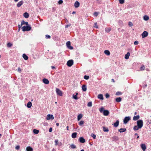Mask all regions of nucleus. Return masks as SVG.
Returning <instances> with one entry per match:
<instances>
[{
	"instance_id": "1",
	"label": "nucleus",
	"mask_w": 151,
	"mask_h": 151,
	"mask_svg": "<svg viewBox=\"0 0 151 151\" xmlns=\"http://www.w3.org/2000/svg\"><path fill=\"white\" fill-rule=\"evenodd\" d=\"M104 108L103 107H101L100 109H99V110L101 113L103 112V114L104 116H108L109 114V112L107 110H104Z\"/></svg>"
},
{
	"instance_id": "2",
	"label": "nucleus",
	"mask_w": 151,
	"mask_h": 151,
	"mask_svg": "<svg viewBox=\"0 0 151 151\" xmlns=\"http://www.w3.org/2000/svg\"><path fill=\"white\" fill-rule=\"evenodd\" d=\"M31 29V27L30 25L23 26L22 28V31L25 32L30 31Z\"/></svg>"
},
{
	"instance_id": "3",
	"label": "nucleus",
	"mask_w": 151,
	"mask_h": 151,
	"mask_svg": "<svg viewBox=\"0 0 151 151\" xmlns=\"http://www.w3.org/2000/svg\"><path fill=\"white\" fill-rule=\"evenodd\" d=\"M137 126H139V128H141L143 125V122L142 120H138L137 122Z\"/></svg>"
},
{
	"instance_id": "4",
	"label": "nucleus",
	"mask_w": 151,
	"mask_h": 151,
	"mask_svg": "<svg viewBox=\"0 0 151 151\" xmlns=\"http://www.w3.org/2000/svg\"><path fill=\"white\" fill-rule=\"evenodd\" d=\"M73 64V60H70L67 63V65L69 67L71 66Z\"/></svg>"
},
{
	"instance_id": "5",
	"label": "nucleus",
	"mask_w": 151,
	"mask_h": 151,
	"mask_svg": "<svg viewBox=\"0 0 151 151\" xmlns=\"http://www.w3.org/2000/svg\"><path fill=\"white\" fill-rule=\"evenodd\" d=\"M148 33L147 31H144L141 35L142 38H144L148 36Z\"/></svg>"
},
{
	"instance_id": "6",
	"label": "nucleus",
	"mask_w": 151,
	"mask_h": 151,
	"mask_svg": "<svg viewBox=\"0 0 151 151\" xmlns=\"http://www.w3.org/2000/svg\"><path fill=\"white\" fill-rule=\"evenodd\" d=\"M67 47L70 50L73 49V47L70 45V41H68L66 43Z\"/></svg>"
},
{
	"instance_id": "7",
	"label": "nucleus",
	"mask_w": 151,
	"mask_h": 151,
	"mask_svg": "<svg viewBox=\"0 0 151 151\" xmlns=\"http://www.w3.org/2000/svg\"><path fill=\"white\" fill-rule=\"evenodd\" d=\"M56 91L57 94L58 95H59L60 96H62L63 95L62 91L59 89L56 88Z\"/></svg>"
},
{
	"instance_id": "8",
	"label": "nucleus",
	"mask_w": 151,
	"mask_h": 151,
	"mask_svg": "<svg viewBox=\"0 0 151 151\" xmlns=\"http://www.w3.org/2000/svg\"><path fill=\"white\" fill-rule=\"evenodd\" d=\"M53 119L54 117L53 115L52 114H48L47 116L46 119L47 120H49L50 119Z\"/></svg>"
},
{
	"instance_id": "9",
	"label": "nucleus",
	"mask_w": 151,
	"mask_h": 151,
	"mask_svg": "<svg viewBox=\"0 0 151 151\" xmlns=\"http://www.w3.org/2000/svg\"><path fill=\"white\" fill-rule=\"evenodd\" d=\"M130 118L129 116L126 117L124 118L123 122L124 124H126L130 120Z\"/></svg>"
},
{
	"instance_id": "10",
	"label": "nucleus",
	"mask_w": 151,
	"mask_h": 151,
	"mask_svg": "<svg viewBox=\"0 0 151 151\" xmlns=\"http://www.w3.org/2000/svg\"><path fill=\"white\" fill-rule=\"evenodd\" d=\"M42 81L43 83L46 84H48L49 83V80L45 78L43 79Z\"/></svg>"
},
{
	"instance_id": "11",
	"label": "nucleus",
	"mask_w": 151,
	"mask_h": 151,
	"mask_svg": "<svg viewBox=\"0 0 151 151\" xmlns=\"http://www.w3.org/2000/svg\"><path fill=\"white\" fill-rule=\"evenodd\" d=\"M141 147L143 151H145L146 148V146L145 144H142L141 145Z\"/></svg>"
},
{
	"instance_id": "12",
	"label": "nucleus",
	"mask_w": 151,
	"mask_h": 151,
	"mask_svg": "<svg viewBox=\"0 0 151 151\" xmlns=\"http://www.w3.org/2000/svg\"><path fill=\"white\" fill-rule=\"evenodd\" d=\"M24 3V2L23 1H21L19 2L17 4V6L18 7H20Z\"/></svg>"
},
{
	"instance_id": "13",
	"label": "nucleus",
	"mask_w": 151,
	"mask_h": 151,
	"mask_svg": "<svg viewBox=\"0 0 151 151\" xmlns=\"http://www.w3.org/2000/svg\"><path fill=\"white\" fill-rule=\"evenodd\" d=\"M80 5V3L78 1H76L74 4V6L75 8H77Z\"/></svg>"
},
{
	"instance_id": "14",
	"label": "nucleus",
	"mask_w": 151,
	"mask_h": 151,
	"mask_svg": "<svg viewBox=\"0 0 151 151\" xmlns=\"http://www.w3.org/2000/svg\"><path fill=\"white\" fill-rule=\"evenodd\" d=\"M79 139V141L82 143H83L85 142V140L83 137H80Z\"/></svg>"
},
{
	"instance_id": "15",
	"label": "nucleus",
	"mask_w": 151,
	"mask_h": 151,
	"mask_svg": "<svg viewBox=\"0 0 151 151\" xmlns=\"http://www.w3.org/2000/svg\"><path fill=\"white\" fill-rule=\"evenodd\" d=\"M23 16L25 18H28L29 17V14L27 12H25L23 14Z\"/></svg>"
},
{
	"instance_id": "16",
	"label": "nucleus",
	"mask_w": 151,
	"mask_h": 151,
	"mask_svg": "<svg viewBox=\"0 0 151 151\" xmlns=\"http://www.w3.org/2000/svg\"><path fill=\"white\" fill-rule=\"evenodd\" d=\"M130 53L128 52L127 54H125V58L126 59H129V56H130Z\"/></svg>"
},
{
	"instance_id": "17",
	"label": "nucleus",
	"mask_w": 151,
	"mask_h": 151,
	"mask_svg": "<svg viewBox=\"0 0 151 151\" xmlns=\"http://www.w3.org/2000/svg\"><path fill=\"white\" fill-rule=\"evenodd\" d=\"M26 150L27 151H33V149L30 147L28 146L26 147Z\"/></svg>"
},
{
	"instance_id": "18",
	"label": "nucleus",
	"mask_w": 151,
	"mask_h": 151,
	"mask_svg": "<svg viewBox=\"0 0 151 151\" xmlns=\"http://www.w3.org/2000/svg\"><path fill=\"white\" fill-rule=\"evenodd\" d=\"M22 57L25 60H27L28 58V57L25 54H23L22 55Z\"/></svg>"
},
{
	"instance_id": "19",
	"label": "nucleus",
	"mask_w": 151,
	"mask_h": 151,
	"mask_svg": "<svg viewBox=\"0 0 151 151\" xmlns=\"http://www.w3.org/2000/svg\"><path fill=\"white\" fill-rule=\"evenodd\" d=\"M98 98L100 100H103L104 99L103 95L102 94H99L98 96Z\"/></svg>"
},
{
	"instance_id": "20",
	"label": "nucleus",
	"mask_w": 151,
	"mask_h": 151,
	"mask_svg": "<svg viewBox=\"0 0 151 151\" xmlns=\"http://www.w3.org/2000/svg\"><path fill=\"white\" fill-rule=\"evenodd\" d=\"M126 130V128H121L119 129V131L120 132H125Z\"/></svg>"
},
{
	"instance_id": "21",
	"label": "nucleus",
	"mask_w": 151,
	"mask_h": 151,
	"mask_svg": "<svg viewBox=\"0 0 151 151\" xmlns=\"http://www.w3.org/2000/svg\"><path fill=\"white\" fill-rule=\"evenodd\" d=\"M32 106V103L30 101L27 104V107L28 108H30Z\"/></svg>"
},
{
	"instance_id": "22",
	"label": "nucleus",
	"mask_w": 151,
	"mask_h": 151,
	"mask_svg": "<svg viewBox=\"0 0 151 151\" xmlns=\"http://www.w3.org/2000/svg\"><path fill=\"white\" fill-rule=\"evenodd\" d=\"M139 118V115L135 116H134L133 118V120H136L138 119Z\"/></svg>"
},
{
	"instance_id": "23",
	"label": "nucleus",
	"mask_w": 151,
	"mask_h": 151,
	"mask_svg": "<svg viewBox=\"0 0 151 151\" xmlns=\"http://www.w3.org/2000/svg\"><path fill=\"white\" fill-rule=\"evenodd\" d=\"M111 29L110 28H106L105 29V31L107 32H109L111 31Z\"/></svg>"
},
{
	"instance_id": "24",
	"label": "nucleus",
	"mask_w": 151,
	"mask_h": 151,
	"mask_svg": "<svg viewBox=\"0 0 151 151\" xmlns=\"http://www.w3.org/2000/svg\"><path fill=\"white\" fill-rule=\"evenodd\" d=\"M104 53L105 54L107 55H109L110 54V53L109 51L107 50H105Z\"/></svg>"
},
{
	"instance_id": "25",
	"label": "nucleus",
	"mask_w": 151,
	"mask_h": 151,
	"mask_svg": "<svg viewBox=\"0 0 151 151\" xmlns=\"http://www.w3.org/2000/svg\"><path fill=\"white\" fill-rule=\"evenodd\" d=\"M77 133L76 132H74L72 134V137L73 138L76 137Z\"/></svg>"
},
{
	"instance_id": "26",
	"label": "nucleus",
	"mask_w": 151,
	"mask_h": 151,
	"mask_svg": "<svg viewBox=\"0 0 151 151\" xmlns=\"http://www.w3.org/2000/svg\"><path fill=\"white\" fill-rule=\"evenodd\" d=\"M21 23L22 25H23V24H26V25H29L27 22H25L23 20H22V21L21 22Z\"/></svg>"
},
{
	"instance_id": "27",
	"label": "nucleus",
	"mask_w": 151,
	"mask_h": 151,
	"mask_svg": "<svg viewBox=\"0 0 151 151\" xmlns=\"http://www.w3.org/2000/svg\"><path fill=\"white\" fill-rule=\"evenodd\" d=\"M82 88L83 91H86L87 88L86 86H82Z\"/></svg>"
},
{
	"instance_id": "28",
	"label": "nucleus",
	"mask_w": 151,
	"mask_h": 151,
	"mask_svg": "<svg viewBox=\"0 0 151 151\" xmlns=\"http://www.w3.org/2000/svg\"><path fill=\"white\" fill-rule=\"evenodd\" d=\"M119 123V121L118 120H117L115 123H114V126L116 127L118 126Z\"/></svg>"
},
{
	"instance_id": "29",
	"label": "nucleus",
	"mask_w": 151,
	"mask_h": 151,
	"mask_svg": "<svg viewBox=\"0 0 151 151\" xmlns=\"http://www.w3.org/2000/svg\"><path fill=\"white\" fill-rule=\"evenodd\" d=\"M103 129L104 131L105 132H108L109 131V129L108 128H106L104 127H103Z\"/></svg>"
},
{
	"instance_id": "30",
	"label": "nucleus",
	"mask_w": 151,
	"mask_h": 151,
	"mask_svg": "<svg viewBox=\"0 0 151 151\" xmlns=\"http://www.w3.org/2000/svg\"><path fill=\"white\" fill-rule=\"evenodd\" d=\"M83 115L81 114H80L78 116V120L79 121L82 118Z\"/></svg>"
},
{
	"instance_id": "31",
	"label": "nucleus",
	"mask_w": 151,
	"mask_h": 151,
	"mask_svg": "<svg viewBox=\"0 0 151 151\" xmlns=\"http://www.w3.org/2000/svg\"><path fill=\"white\" fill-rule=\"evenodd\" d=\"M116 101L117 102H120L122 100V98L120 97L117 98L116 99Z\"/></svg>"
},
{
	"instance_id": "32",
	"label": "nucleus",
	"mask_w": 151,
	"mask_h": 151,
	"mask_svg": "<svg viewBox=\"0 0 151 151\" xmlns=\"http://www.w3.org/2000/svg\"><path fill=\"white\" fill-rule=\"evenodd\" d=\"M144 19L145 21L148 20L149 19V17L147 15H145L144 17Z\"/></svg>"
},
{
	"instance_id": "33",
	"label": "nucleus",
	"mask_w": 151,
	"mask_h": 151,
	"mask_svg": "<svg viewBox=\"0 0 151 151\" xmlns=\"http://www.w3.org/2000/svg\"><path fill=\"white\" fill-rule=\"evenodd\" d=\"M139 126H135L134 127V129L135 130H137L139 129H141V128H139Z\"/></svg>"
},
{
	"instance_id": "34",
	"label": "nucleus",
	"mask_w": 151,
	"mask_h": 151,
	"mask_svg": "<svg viewBox=\"0 0 151 151\" xmlns=\"http://www.w3.org/2000/svg\"><path fill=\"white\" fill-rule=\"evenodd\" d=\"M145 67L144 65H142L140 68V70L141 71L145 69Z\"/></svg>"
},
{
	"instance_id": "35",
	"label": "nucleus",
	"mask_w": 151,
	"mask_h": 151,
	"mask_svg": "<svg viewBox=\"0 0 151 151\" xmlns=\"http://www.w3.org/2000/svg\"><path fill=\"white\" fill-rule=\"evenodd\" d=\"M33 132L34 133L37 134L38 133L39 131L38 130H37L36 129H34L33 130Z\"/></svg>"
},
{
	"instance_id": "36",
	"label": "nucleus",
	"mask_w": 151,
	"mask_h": 151,
	"mask_svg": "<svg viewBox=\"0 0 151 151\" xmlns=\"http://www.w3.org/2000/svg\"><path fill=\"white\" fill-rule=\"evenodd\" d=\"M72 98L76 100H77L78 99V97H77V96H76V95H75L74 94H73V95L72 96Z\"/></svg>"
},
{
	"instance_id": "37",
	"label": "nucleus",
	"mask_w": 151,
	"mask_h": 151,
	"mask_svg": "<svg viewBox=\"0 0 151 151\" xmlns=\"http://www.w3.org/2000/svg\"><path fill=\"white\" fill-rule=\"evenodd\" d=\"M70 147L72 149H75L76 148V146L73 144L71 145L70 146Z\"/></svg>"
},
{
	"instance_id": "38",
	"label": "nucleus",
	"mask_w": 151,
	"mask_h": 151,
	"mask_svg": "<svg viewBox=\"0 0 151 151\" xmlns=\"http://www.w3.org/2000/svg\"><path fill=\"white\" fill-rule=\"evenodd\" d=\"M88 107H91L92 106V103L91 102H89L88 104Z\"/></svg>"
},
{
	"instance_id": "39",
	"label": "nucleus",
	"mask_w": 151,
	"mask_h": 151,
	"mask_svg": "<svg viewBox=\"0 0 151 151\" xmlns=\"http://www.w3.org/2000/svg\"><path fill=\"white\" fill-rule=\"evenodd\" d=\"M94 27L96 29L98 28V27L97 26V22H95L94 23Z\"/></svg>"
},
{
	"instance_id": "40",
	"label": "nucleus",
	"mask_w": 151,
	"mask_h": 151,
	"mask_svg": "<svg viewBox=\"0 0 151 151\" xmlns=\"http://www.w3.org/2000/svg\"><path fill=\"white\" fill-rule=\"evenodd\" d=\"M89 78V76H88L85 75L84 76V78L86 80H88Z\"/></svg>"
},
{
	"instance_id": "41",
	"label": "nucleus",
	"mask_w": 151,
	"mask_h": 151,
	"mask_svg": "<svg viewBox=\"0 0 151 151\" xmlns=\"http://www.w3.org/2000/svg\"><path fill=\"white\" fill-rule=\"evenodd\" d=\"M84 121H80V122L79 123V125L80 126H81L82 125H83L84 123Z\"/></svg>"
},
{
	"instance_id": "42",
	"label": "nucleus",
	"mask_w": 151,
	"mask_h": 151,
	"mask_svg": "<svg viewBox=\"0 0 151 151\" xmlns=\"http://www.w3.org/2000/svg\"><path fill=\"white\" fill-rule=\"evenodd\" d=\"M119 2L120 4H123L124 3V0H119Z\"/></svg>"
},
{
	"instance_id": "43",
	"label": "nucleus",
	"mask_w": 151,
	"mask_h": 151,
	"mask_svg": "<svg viewBox=\"0 0 151 151\" xmlns=\"http://www.w3.org/2000/svg\"><path fill=\"white\" fill-rule=\"evenodd\" d=\"M91 136L94 139H95L96 137V135L93 133L91 134Z\"/></svg>"
},
{
	"instance_id": "44",
	"label": "nucleus",
	"mask_w": 151,
	"mask_h": 151,
	"mask_svg": "<svg viewBox=\"0 0 151 151\" xmlns=\"http://www.w3.org/2000/svg\"><path fill=\"white\" fill-rule=\"evenodd\" d=\"M12 45V44L10 42H9L7 44V46L8 47H11Z\"/></svg>"
},
{
	"instance_id": "45",
	"label": "nucleus",
	"mask_w": 151,
	"mask_h": 151,
	"mask_svg": "<svg viewBox=\"0 0 151 151\" xmlns=\"http://www.w3.org/2000/svg\"><path fill=\"white\" fill-rule=\"evenodd\" d=\"M116 95L119 96L122 95V93L121 92H116Z\"/></svg>"
},
{
	"instance_id": "46",
	"label": "nucleus",
	"mask_w": 151,
	"mask_h": 151,
	"mask_svg": "<svg viewBox=\"0 0 151 151\" xmlns=\"http://www.w3.org/2000/svg\"><path fill=\"white\" fill-rule=\"evenodd\" d=\"M45 38L47 39H50L51 38V37L49 35H45Z\"/></svg>"
},
{
	"instance_id": "47",
	"label": "nucleus",
	"mask_w": 151,
	"mask_h": 151,
	"mask_svg": "<svg viewBox=\"0 0 151 151\" xmlns=\"http://www.w3.org/2000/svg\"><path fill=\"white\" fill-rule=\"evenodd\" d=\"M63 1L62 0H59L58 1V3L59 4H62L63 3Z\"/></svg>"
},
{
	"instance_id": "48",
	"label": "nucleus",
	"mask_w": 151,
	"mask_h": 151,
	"mask_svg": "<svg viewBox=\"0 0 151 151\" xmlns=\"http://www.w3.org/2000/svg\"><path fill=\"white\" fill-rule=\"evenodd\" d=\"M128 25L129 26L131 27L133 26V24L131 22H129L128 23Z\"/></svg>"
},
{
	"instance_id": "49",
	"label": "nucleus",
	"mask_w": 151,
	"mask_h": 151,
	"mask_svg": "<svg viewBox=\"0 0 151 151\" xmlns=\"http://www.w3.org/2000/svg\"><path fill=\"white\" fill-rule=\"evenodd\" d=\"M113 138L114 139H115L116 140H118V137L116 136H114Z\"/></svg>"
},
{
	"instance_id": "50",
	"label": "nucleus",
	"mask_w": 151,
	"mask_h": 151,
	"mask_svg": "<svg viewBox=\"0 0 151 151\" xmlns=\"http://www.w3.org/2000/svg\"><path fill=\"white\" fill-rule=\"evenodd\" d=\"M139 43V42L138 41H136L134 42V45H137Z\"/></svg>"
},
{
	"instance_id": "51",
	"label": "nucleus",
	"mask_w": 151,
	"mask_h": 151,
	"mask_svg": "<svg viewBox=\"0 0 151 151\" xmlns=\"http://www.w3.org/2000/svg\"><path fill=\"white\" fill-rule=\"evenodd\" d=\"M58 140H55V145H58Z\"/></svg>"
},
{
	"instance_id": "52",
	"label": "nucleus",
	"mask_w": 151,
	"mask_h": 151,
	"mask_svg": "<svg viewBox=\"0 0 151 151\" xmlns=\"http://www.w3.org/2000/svg\"><path fill=\"white\" fill-rule=\"evenodd\" d=\"M105 96L106 98H108L109 97V95L108 93H107L105 95Z\"/></svg>"
},
{
	"instance_id": "53",
	"label": "nucleus",
	"mask_w": 151,
	"mask_h": 151,
	"mask_svg": "<svg viewBox=\"0 0 151 151\" xmlns=\"http://www.w3.org/2000/svg\"><path fill=\"white\" fill-rule=\"evenodd\" d=\"M70 26H71V24H67L65 26V28H68V27H70Z\"/></svg>"
},
{
	"instance_id": "54",
	"label": "nucleus",
	"mask_w": 151,
	"mask_h": 151,
	"mask_svg": "<svg viewBox=\"0 0 151 151\" xmlns=\"http://www.w3.org/2000/svg\"><path fill=\"white\" fill-rule=\"evenodd\" d=\"M20 148V146L19 145L16 146L15 147V149L16 150H19Z\"/></svg>"
},
{
	"instance_id": "55",
	"label": "nucleus",
	"mask_w": 151,
	"mask_h": 151,
	"mask_svg": "<svg viewBox=\"0 0 151 151\" xmlns=\"http://www.w3.org/2000/svg\"><path fill=\"white\" fill-rule=\"evenodd\" d=\"M119 25H121V24H122V22L121 20H119Z\"/></svg>"
},
{
	"instance_id": "56",
	"label": "nucleus",
	"mask_w": 151,
	"mask_h": 151,
	"mask_svg": "<svg viewBox=\"0 0 151 151\" xmlns=\"http://www.w3.org/2000/svg\"><path fill=\"white\" fill-rule=\"evenodd\" d=\"M22 23H21V24H18V27L19 28H21V27L22 26Z\"/></svg>"
},
{
	"instance_id": "57",
	"label": "nucleus",
	"mask_w": 151,
	"mask_h": 151,
	"mask_svg": "<svg viewBox=\"0 0 151 151\" xmlns=\"http://www.w3.org/2000/svg\"><path fill=\"white\" fill-rule=\"evenodd\" d=\"M94 14L96 16H97L98 15V13L97 12H95L94 13Z\"/></svg>"
},
{
	"instance_id": "58",
	"label": "nucleus",
	"mask_w": 151,
	"mask_h": 151,
	"mask_svg": "<svg viewBox=\"0 0 151 151\" xmlns=\"http://www.w3.org/2000/svg\"><path fill=\"white\" fill-rule=\"evenodd\" d=\"M21 71V69L20 68H18V71L19 72H20Z\"/></svg>"
},
{
	"instance_id": "59",
	"label": "nucleus",
	"mask_w": 151,
	"mask_h": 151,
	"mask_svg": "<svg viewBox=\"0 0 151 151\" xmlns=\"http://www.w3.org/2000/svg\"><path fill=\"white\" fill-rule=\"evenodd\" d=\"M52 128L51 127H50V129H49V132H51L52 131Z\"/></svg>"
},
{
	"instance_id": "60",
	"label": "nucleus",
	"mask_w": 151,
	"mask_h": 151,
	"mask_svg": "<svg viewBox=\"0 0 151 151\" xmlns=\"http://www.w3.org/2000/svg\"><path fill=\"white\" fill-rule=\"evenodd\" d=\"M51 67L52 69H56L55 67L54 66H51Z\"/></svg>"
},
{
	"instance_id": "61",
	"label": "nucleus",
	"mask_w": 151,
	"mask_h": 151,
	"mask_svg": "<svg viewBox=\"0 0 151 151\" xmlns=\"http://www.w3.org/2000/svg\"><path fill=\"white\" fill-rule=\"evenodd\" d=\"M55 10V7H53L52 8V10L53 11H54Z\"/></svg>"
},
{
	"instance_id": "62",
	"label": "nucleus",
	"mask_w": 151,
	"mask_h": 151,
	"mask_svg": "<svg viewBox=\"0 0 151 151\" xmlns=\"http://www.w3.org/2000/svg\"><path fill=\"white\" fill-rule=\"evenodd\" d=\"M111 81H112V82H114V80L113 79H111Z\"/></svg>"
},
{
	"instance_id": "63",
	"label": "nucleus",
	"mask_w": 151,
	"mask_h": 151,
	"mask_svg": "<svg viewBox=\"0 0 151 151\" xmlns=\"http://www.w3.org/2000/svg\"><path fill=\"white\" fill-rule=\"evenodd\" d=\"M76 13V12H75V11H73V12L72 13V14H75Z\"/></svg>"
},
{
	"instance_id": "64",
	"label": "nucleus",
	"mask_w": 151,
	"mask_h": 151,
	"mask_svg": "<svg viewBox=\"0 0 151 151\" xmlns=\"http://www.w3.org/2000/svg\"><path fill=\"white\" fill-rule=\"evenodd\" d=\"M56 125L57 126H58L59 125V123H56Z\"/></svg>"
}]
</instances>
